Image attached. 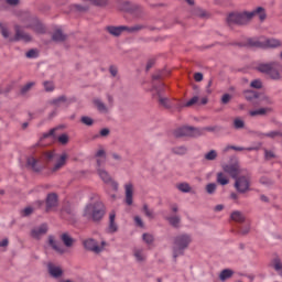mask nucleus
Masks as SVG:
<instances>
[{
  "label": "nucleus",
  "mask_w": 282,
  "mask_h": 282,
  "mask_svg": "<svg viewBox=\"0 0 282 282\" xmlns=\"http://www.w3.org/2000/svg\"><path fill=\"white\" fill-rule=\"evenodd\" d=\"M54 166L52 167V172L56 173V171H61L63 166L67 163V154L63 153L62 155L56 156V153L54 152H45L42 155V159H36L34 156H30L26 161L28 166L32 169V171H35V173H39V171H42L43 166H45V162H54Z\"/></svg>",
  "instance_id": "f257e3e1"
},
{
  "label": "nucleus",
  "mask_w": 282,
  "mask_h": 282,
  "mask_svg": "<svg viewBox=\"0 0 282 282\" xmlns=\"http://www.w3.org/2000/svg\"><path fill=\"white\" fill-rule=\"evenodd\" d=\"M254 17H259L260 21H265L268 18L265 9H263V7H258L253 11L230 13L227 18V23L228 25H246L250 23Z\"/></svg>",
  "instance_id": "f03ea898"
},
{
  "label": "nucleus",
  "mask_w": 282,
  "mask_h": 282,
  "mask_svg": "<svg viewBox=\"0 0 282 282\" xmlns=\"http://www.w3.org/2000/svg\"><path fill=\"white\" fill-rule=\"evenodd\" d=\"M83 217L93 221H100L105 217V205L100 202L87 204L84 208Z\"/></svg>",
  "instance_id": "7ed1b4c3"
},
{
  "label": "nucleus",
  "mask_w": 282,
  "mask_h": 282,
  "mask_svg": "<svg viewBox=\"0 0 282 282\" xmlns=\"http://www.w3.org/2000/svg\"><path fill=\"white\" fill-rule=\"evenodd\" d=\"M159 96V104L161 107H164L165 109H171V107H176L178 109H182V107H193V105H197L199 102V97L194 96L192 99H189L187 102L182 104V101H171V99L166 97H162V94H160V90H156Z\"/></svg>",
  "instance_id": "20e7f679"
},
{
  "label": "nucleus",
  "mask_w": 282,
  "mask_h": 282,
  "mask_svg": "<svg viewBox=\"0 0 282 282\" xmlns=\"http://www.w3.org/2000/svg\"><path fill=\"white\" fill-rule=\"evenodd\" d=\"M248 45L250 47H261L265 50L268 47L275 48L281 47L282 43L276 39H265V37H252L248 40Z\"/></svg>",
  "instance_id": "39448f33"
},
{
  "label": "nucleus",
  "mask_w": 282,
  "mask_h": 282,
  "mask_svg": "<svg viewBox=\"0 0 282 282\" xmlns=\"http://www.w3.org/2000/svg\"><path fill=\"white\" fill-rule=\"evenodd\" d=\"M276 67H279V62H271L259 64L257 69L261 72V74H267L271 80H281V73Z\"/></svg>",
  "instance_id": "423d86ee"
},
{
  "label": "nucleus",
  "mask_w": 282,
  "mask_h": 282,
  "mask_svg": "<svg viewBox=\"0 0 282 282\" xmlns=\"http://www.w3.org/2000/svg\"><path fill=\"white\" fill-rule=\"evenodd\" d=\"M192 241L193 239H191L189 235H186V234L178 235L174 239V251H173L174 259H177V257H181V254H184V251L186 250V248H188V246H191Z\"/></svg>",
  "instance_id": "0eeeda50"
},
{
  "label": "nucleus",
  "mask_w": 282,
  "mask_h": 282,
  "mask_svg": "<svg viewBox=\"0 0 282 282\" xmlns=\"http://www.w3.org/2000/svg\"><path fill=\"white\" fill-rule=\"evenodd\" d=\"M107 32L111 34V36H120L122 32H128L129 34H133V32H140V30H144V25L142 24H137L134 26H107L106 28Z\"/></svg>",
  "instance_id": "6e6552de"
},
{
  "label": "nucleus",
  "mask_w": 282,
  "mask_h": 282,
  "mask_svg": "<svg viewBox=\"0 0 282 282\" xmlns=\"http://www.w3.org/2000/svg\"><path fill=\"white\" fill-rule=\"evenodd\" d=\"M175 138H197L202 135V130L194 127L184 126L181 128H177L174 131Z\"/></svg>",
  "instance_id": "1a4fd4ad"
},
{
  "label": "nucleus",
  "mask_w": 282,
  "mask_h": 282,
  "mask_svg": "<svg viewBox=\"0 0 282 282\" xmlns=\"http://www.w3.org/2000/svg\"><path fill=\"white\" fill-rule=\"evenodd\" d=\"M251 178L250 174L236 176L235 188L238 193L246 194L250 191Z\"/></svg>",
  "instance_id": "9d476101"
},
{
  "label": "nucleus",
  "mask_w": 282,
  "mask_h": 282,
  "mask_svg": "<svg viewBox=\"0 0 282 282\" xmlns=\"http://www.w3.org/2000/svg\"><path fill=\"white\" fill-rule=\"evenodd\" d=\"M97 173L104 184L111 186L112 191H118V182L113 181L111 174L105 169H97Z\"/></svg>",
  "instance_id": "9b49d317"
},
{
  "label": "nucleus",
  "mask_w": 282,
  "mask_h": 282,
  "mask_svg": "<svg viewBox=\"0 0 282 282\" xmlns=\"http://www.w3.org/2000/svg\"><path fill=\"white\" fill-rule=\"evenodd\" d=\"M105 246H107L106 241H102L101 246H99L98 242L91 238L84 241V248H86V250H90V252H95V254L102 252V250H105Z\"/></svg>",
  "instance_id": "f8f14e48"
},
{
  "label": "nucleus",
  "mask_w": 282,
  "mask_h": 282,
  "mask_svg": "<svg viewBox=\"0 0 282 282\" xmlns=\"http://www.w3.org/2000/svg\"><path fill=\"white\" fill-rule=\"evenodd\" d=\"M50 105H52V107H54V111L51 112L50 118H54V116H56V111H58V109H62L63 107H67L68 100H67L66 96H59L55 99H52L50 101Z\"/></svg>",
  "instance_id": "ddd939ff"
},
{
  "label": "nucleus",
  "mask_w": 282,
  "mask_h": 282,
  "mask_svg": "<svg viewBox=\"0 0 282 282\" xmlns=\"http://www.w3.org/2000/svg\"><path fill=\"white\" fill-rule=\"evenodd\" d=\"M14 37H10L9 41H24V43H30V41H32V36L22 31L20 25L17 24L14 26Z\"/></svg>",
  "instance_id": "4468645a"
},
{
  "label": "nucleus",
  "mask_w": 282,
  "mask_h": 282,
  "mask_svg": "<svg viewBox=\"0 0 282 282\" xmlns=\"http://www.w3.org/2000/svg\"><path fill=\"white\" fill-rule=\"evenodd\" d=\"M47 271L53 279H61V276H63V268L58 264H54V262L47 263Z\"/></svg>",
  "instance_id": "2eb2a0df"
},
{
  "label": "nucleus",
  "mask_w": 282,
  "mask_h": 282,
  "mask_svg": "<svg viewBox=\"0 0 282 282\" xmlns=\"http://www.w3.org/2000/svg\"><path fill=\"white\" fill-rule=\"evenodd\" d=\"M26 21H29V24H26L25 28H31L32 30H34V32H37L40 34H43V32H45L43 24H41L39 20L29 17Z\"/></svg>",
  "instance_id": "dca6fc26"
},
{
  "label": "nucleus",
  "mask_w": 282,
  "mask_h": 282,
  "mask_svg": "<svg viewBox=\"0 0 282 282\" xmlns=\"http://www.w3.org/2000/svg\"><path fill=\"white\" fill-rule=\"evenodd\" d=\"M96 162H97V170L98 169H102V166H105V164H107V152H105L104 149H99L96 154Z\"/></svg>",
  "instance_id": "f3484780"
},
{
  "label": "nucleus",
  "mask_w": 282,
  "mask_h": 282,
  "mask_svg": "<svg viewBox=\"0 0 282 282\" xmlns=\"http://www.w3.org/2000/svg\"><path fill=\"white\" fill-rule=\"evenodd\" d=\"M48 246H51V248L55 250V252H57L58 254H65L67 252L63 245L56 242L54 236H48Z\"/></svg>",
  "instance_id": "a211bd4d"
},
{
  "label": "nucleus",
  "mask_w": 282,
  "mask_h": 282,
  "mask_svg": "<svg viewBox=\"0 0 282 282\" xmlns=\"http://www.w3.org/2000/svg\"><path fill=\"white\" fill-rule=\"evenodd\" d=\"M225 173H228L234 180L239 175V163L227 164L224 166Z\"/></svg>",
  "instance_id": "6ab92c4d"
},
{
  "label": "nucleus",
  "mask_w": 282,
  "mask_h": 282,
  "mask_svg": "<svg viewBox=\"0 0 282 282\" xmlns=\"http://www.w3.org/2000/svg\"><path fill=\"white\" fill-rule=\"evenodd\" d=\"M46 232H47V225L43 224L32 229L31 237H33L34 239H40Z\"/></svg>",
  "instance_id": "aec40b11"
},
{
  "label": "nucleus",
  "mask_w": 282,
  "mask_h": 282,
  "mask_svg": "<svg viewBox=\"0 0 282 282\" xmlns=\"http://www.w3.org/2000/svg\"><path fill=\"white\" fill-rule=\"evenodd\" d=\"M124 191H126V204L128 206H131V204H133V184L127 183L124 185Z\"/></svg>",
  "instance_id": "412c9836"
},
{
  "label": "nucleus",
  "mask_w": 282,
  "mask_h": 282,
  "mask_svg": "<svg viewBox=\"0 0 282 282\" xmlns=\"http://www.w3.org/2000/svg\"><path fill=\"white\" fill-rule=\"evenodd\" d=\"M133 257L138 263H143V261H147V253L142 248H134Z\"/></svg>",
  "instance_id": "4be33fe9"
},
{
  "label": "nucleus",
  "mask_w": 282,
  "mask_h": 282,
  "mask_svg": "<svg viewBox=\"0 0 282 282\" xmlns=\"http://www.w3.org/2000/svg\"><path fill=\"white\" fill-rule=\"evenodd\" d=\"M58 204V197L56 194H48L46 198V210H50L51 208L56 207Z\"/></svg>",
  "instance_id": "5701e85b"
},
{
  "label": "nucleus",
  "mask_w": 282,
  "mask_h": 282,
  "mask_svg": "<svg viewBox=\"0 0 282 282\" xmlns=\"http://www.w3.org/2000/svg\"><path fill=\"white\" fill-rule=\"evenodd\" d=\"M230 219L231 221H236L237 224H243V221H246V216H243L241 212L236 210L231 213Z\"/></svg>",
  "instance_id": "b1692460"
},
{
  "label": "nucleus",
  "mask_w": 282,
  "mask_h": 282,
  "mask_svg": "<svg viewBox=\"0 0 282 282\" xmlns=\"http://www.w3.org/2000/svg\"><path fill=\"white\" fill-rule=\"evenodd\" d=\"M118 225H116V213L112 212L109 215V232H117Z\"/></svg>",
  "instance_id": "393cba45"
},
{
  "label": "nucleus",
  "mask_w": 282,
  "mask_h": 282,
  "mask_svg": "<svg viewBox=\"0 0 282 282\" xmlns=\"http://www.w3.org/2000/svg\"><path fill=\"white\" fill-rule=\"evenodd\" d=\"M272 111V108H259L257 110L249 111V115L254 118L257 116H265V113H270Z\"/></svg>",
  "instance_id": "a878e982"
},
{
  "label": "nucleus",
  "mask_w": 282,
  "mask_h": 282,
  "mask_svg": "<svg viewBox=\"0 0 282 282\" xmlns=\"http://www.w3.org/2000/svg\"><path fill=\"white\" fill-rule=\"evenodd\" d=\"M61 239L66 248H72L74 246V238L69 234H62Z\"/></svg>",
  "instance_id": "bb28decb"
},
{
  "label": "nucleus",
  "mask_w": 282,
  "mask_h": 282,
  "mask_svg": "<svg viewBox=\"0 0 282 282\" xmlns=\"http://www.w3.org/2000/svg\"><path fill=\"white\" fill-rule=\"evenodd\" d=\"M94 105H95V107H97V109H98V111H100V113H108L109 108H107L105 106V102H102L100 99H95Z\"/></svg>",
  "instance_id": "cd10ccee"
},
{
  "label": "nucleus",
  "mask_w": 282,
  "mask_h": 282,
  "mask_svg": "<svg viewBox=\"0 0 282 282\" xmlns=\"http://www.w3.org/2000/svg\"><path fill=\"white\" fill-rule=\"evenodd\" d=\"M36 86V82H29L24 86L21 87L20 93L22 96H25L33 87Z\"/></svg>",
  "instance_id": "c85d7f7f"
},
{
  "label": "nucleus",
  "mask_w": 282,
  "mask_h": 282,
  "mask_svg": "<svg viewBox=\"0 0 282 282\" xmlns=\"http://www.w3.org/2000/svg\"><path fill=\"white\" fill-rule=\"evenodd\" d=\"M217 183L220 184V186H226L230 183V180H228V176H226V174L219 172L217 174Z\"/></svg>",
  "instance_id": "c756f323"
},
{
  "label": "nucleus",
  "mask_w": 282,
  "mask_h": 282,
  "mask_svg": "<svg viewBox=\"0 0 282 282\" xmlns=\"http://www.w3.org/2000/svg\"><path fill=\"white\" fill-rule=\"evenodd\" d=\"M232 274H235V272L232 270L225 269L220 272L219 279H220V281H227V279H230V276H232Z\"/></svg>",
  "instance_id": "7c9ffc66"
},
{
  "label": "nucleus",
  "mask_w": 282,
  "mask_h": 282,
  "mask_svg": "<svg viewBox=\"0 0 282 282\" xmlns=\"http://www.w3.org/2000/svg\"><path fill=\"white\" fill-rule=\"evenodd\" d=\"M0 32L3 39H10V30L8 29V24L0 22Z\"/></svg>",
  "instance_id": "2f4dec72"
},
{
  "label": "nucleus",
  "mask_w": 282,
  "mask_h": 282,
  "mask_svg": "<svg viewBox=\"0 0 282 282\" xmlns=\"http://www.w3.org/2000/svg\"><path fill=\"white\" fill-rule=\"evenodd\" d=\"M66 35L63 34V31L61 29H57L54 33H53V41H65Z\"/></svg>",
  "instance_id": "473e14b6"
},
{
  "label": "nucleus",
  "mask_w": 282,
  "mask_h": 282,
  "mask_svg": "<svg viewBox=\"0 0 282 282\" xmlns=\"http://www.w3.org/2000/svg\"><path fill=\"white\" fill-rule=\"evenodd\" d=\"M173 153H175L176 155H186L188 149H186V147L184 145H180V147H175L173 148Z\"/></svg>",
  "instance_id": "72a5a7b5"
},
{
  "label": "nucleus",
  "mask_w": 282,
  "mask_h": 282,
  "mask_svg": "<svg viewBox=\"0 0 282 282\" xmlns=\"http://www.w3.org/2000/svg\"><path fill=\"white\" fill-rule=\"evenodd\" d=\"M273 269L275 270V272H278V274H280V276H282V263L281 260L275 259L272 262Z\"/></svg>",
  "instance_id": "f704fd0d"
},
{
  "label": "nucleus",
  "mask_w": 282,
  "mask_h": 282,
  "mask_svg": "<svg viewBox=\"0 0 282 282\" xmlns=\"http://www.w3.org/2000/svg\"><path fill=\"white\" fill-rule=\"evenodd\" d=\"M205 160H207V162H213L217 160V151L210 150L209 152H207L205 154Z\"/></svg>",
  "instance_id": "c9c22d12"
},
{
  "label": "nucleus",
  "mask_w": 282,
  "mask_h": 282,
  "mask_svg": "<svg viewBox=\"0 0 282 282\" xmlns=\"http://www.w3.org/2000/svg\"><path fill=\"white\" fill-rule=\"evenodd\" d=\"M178 191H181V193H191L192 188L191 185L188 183H181L177 185Z\"/></svg>",
  "instance_id": "e433bc0d"
},
{
  "label": "nucleus",
  "mask_w": 282,
  "mask_h": 282,
  "mask_svg": "<svg viewBox=\"0 0 282 282\" xmlns=\"http://www.w3.org/2000/svg\"><path fill=\"white\" fill-rule=\"evenodd\" d=\"M258 97H259V95L254 90H246L245 91V98L247 100H254V98H258Z\"/></svg>",
  "instance_id": "4c0bfd02"
},
{
  "label": "nucleus",
  "mask_w": 282,
  "mask_h": 282,
  "mask_svg": "<svg viewBox=\"0 0 282 282\" xmlns=\"http://www.w3.org/2000/svg\"><path fill=\"white\" fill-rule=\"evenodd\" d=\"M167 221L171 224V226H174V228H177L180 226V216H172L167 217Z\"/></svg>",
  "instance_id": "58836bf2"
},
{
  "label": "nucleus",
  "mask_w": 282,
  "mask_h": 282,
  "mask_svg": "<svg viewBox=\"0 0 282 282\" xmlns=\"http://www.w3.org/2000/svg\"><path fill=\"white\" fill-rule=\"evenodd\" d=\"M246 151V148L242 147H236V145H227L223 149V153H228V151Z\"/></svg>",
  "instance_id": "ea45409f"
},
{
  "label": "nucleus",
  "mask_w": 282,
  "mask_h": 282,
  "mask_svg": "<svg viewBox=\"0 0 282 282\" xmlns=\"http://www.w3.org/2000/svg\"><path fill=\"white\" fill-rule=\"evenodd\" d=\"M43 87L45 91H54L55 89L54 82L51 80L43 82Z\"/></svg>",
  "instance_id": "a19ab883"
},
{
  "label": "nucleus",
  "mask_w": 282,
  "mask_h": 282,
  "mask_svg": "<svg viewBox=\"0 0 282 282\" xmlns=\"http://www.w3.org/2000/svg\"><path fill=\"white\" fill-rule=\"evenodd\" d=\"M234 127L235 129H243V127H246V122H243V120H241L240 118H236L234 120Z\"/></svg>",
  "instance_id": "79ce46f5"
},
{
  "label": "nucleus",
  "mask_w": 282,
  "mask_h": 282,
  "mask_svg": "<svg viewBox=\"0 0 282 282\" xmlns=\"http://www.w3.org/2000/svg\"><path fill=\"white\" fill-rule=\"evenodd\" d=\"M143 213L145 217H149V219H153V209H150L149 205H143Z\"/></svg>",
  "instance_id": "37998d69"
},
{
  "label": "nucleus",
  "mask_w": 282,
  "mask_h": 282,
  "mask_svg": "<svg viewBox=\"0 0 282 282\" xmlns=\"http://www.w3.org/2000/svg\"><path fill=\"white\" fill-rule=\"evenodd\" d=\"M215 191H217V184L209 183L206 185V192L208 193V195H213V193H215Z\"/></svg>",
  "instance_id": "c03bdc74"
},
{
  "label": "nucleus",
  "mask_w": 282,
  "mask_h": 282,
  "mask_svg": "<svg viewBox=\"0 0 282 282\" xmlns=\"http://www.w3.org/2000/svg\"><path fill=\"white\" fill-rule=\"evenodd\" d=\"M250 87H252L253 89H261L263 87V83L261 82V79H256L251 82Z\"/></svg>",
  "instance_id": "a18cd8bd"
},
{
  "label": "nucleus",
  "mask_w": 282,
  "mask_h": 282,
  "mask_svg": "<svg viewBox=\"0 0 282 282\" xmlns=\"http://www.w3.org/2000/svg\"><path fill=\"white\" fill-rule=\"evenodd\" d=\"M142 238L143 241L147 242L148 245H151L154 241L153 235L151 234H143Z\"/></svg>",
  "instance_id": "49530a36"
},
{
  "label": "nucleus",
  "mask_w": 282,
  "mask_h": 282,
  "mask_svg": "<svg viewBox=\"0 0 282 282\" xmlns=\"http://www.w3.org/2000/svg\"><path fill=\"white\" fill-rule=\"evenodd\" d=\"M278 135H281V132H279V131H271V132H268V133H262L263 138L274 139V138H278Z\"/></svg>",
  "instance_id": "de8ad7c7"
},
{
  "label": "nucleus",
  "mask_w": 282,
  "mask_h": 282,
  "mask_svg": "<svg viewBox=\"0 0 282 282\" xmlns=\"http://www.w3.org/2000/svg\"><path fill=\"white\" fill-rule=\"evenodd\" d=\"M83 124H86V127H91L94 124V119L90 117H82Z\"/></svg>",
  "instance_id": "09e8293b"
},
{
  "label": "nucleus",
  "mask_w": 282,
  "mask_h": 282,
  "mask_svg": "<svg viewBox=\"0 0 282 282\" xmlns=\"http://www.w3.org/2000/svg\"><path fill=\"white\" fill-rule=\"evenodd\" d=\"M34 213V207H25L23 210H22V216L23 217H29V215H32Z\"/></svg>",
  "instance_id": "8fccbe9b"
},
{
  "label": "nucleus",
  "mask_w": 282,
  "mask_h": 282,
  "mask_svg": "<svg viewBox=\"0 0 282 282\" xmlns=\"http://www.w3.org/2000/svg\"><path fill=\"white\" fill-rule=\"evenodd\" d=\"M248 232H250V224L240 227L239 229L240 235H248Z\"/></svg>",
  "instance_id": "3c124183"
},
{
  "label": "nucleus",
  "mask_w": 282,
  "mask_h": 282,
  "mask_svg": "<svg viewBox=\"0 0 282 282\" xmlns=\"http://www.w3.org/2000/svg\"><path fill=\"white\" fill-rule=\"evenodd\" d=\"M196 15L197 17H200V19H206L208 17V12H206L205 10L203 9H197L196 10Z\"/></svg>",
  "instance_id": "603ef678"
},
{
  "label": "nucleus",
  "mask_w": 282,
  "mask_h": 282,
  "mask_svg": "<svg viewBox=\"0 0 282 282\" xmlns=\"http://www.w3.org/2000/svg\"><path fill=\"white\" fill-rule=\"evenodd\" d=\"M54 133H56V128H53V129H51L47 133H44V134H43V138H44V139H47V138H56V135H55Z\"/></svg>",
  "instance_id": "864d4df0"
},
{
  "label": "nucleus",
  "mask_w": 282,
  "mask_h": 282,
  "mask_svg": "<svg viewBox=\"0 0 282 282\" xmlns=\"http://www.w3.org/2000/svg\"><path fill=\"white\" fill-rule=\"evenodd\" d=\"M230 100H232V96H230L229 94H225V95L221 97V102H223V105H228V102H230Z\"/></svg>",
  "instance_id": "5fc2aeb1"
},
{
  "label": "nucleus",
  "mask_w": 282,
  "mask_h": 282,
  "mask_svg": "<svg viewBox=\"0 0 282 282\" xmlns=\"http://www.w3.org/2000/svg\"><path fill=\"white\" fill-rule=\"evenodd\" d=\"M58 142H61V144H67V142H69V137H67V134H62L58 137Z\"/></svg>",
  "instance_id": "6e6d98bb"
},
{
  "label": "nucleus",
  "mask_w": 282,
  "mask_h": 282,
  "mask_svg": "<svg viewBox=\"0 0 282 282\" xmlns=\"http://www.w3.org/2000/svg\"><path fill=\"white\" fill-rule=\"evenodd\" d=\"M93 6H107V0H89Z\"/></svg>",
  "instance_id": "4d7b16f0"
},
{
  "label": "nucleus",
  "mask_w": 282,
  "mask_h": 282,
  "mask_svg": "<svg viewBox=\"0 0 282 282\" xmlns=\"http://www.w3.org/2000/svg\"><path fill=\"white\" fill-rule=\"evenodd\" d=\"M134 224L139 226V228H144V223L142 221V218H140V216L134 217Z\"/></svg>",
  "instance_id": "13d9d810"
},
{
  "label": "nucleus",
  "mask_w": 282,
  "mask_h": 282,
  "mask_svg": "<svg viewBox=\"0 0 282 282\" xmlns=\"http://www.w3.org/2000/svg\"><path fill=\"white\" fill-rule=\"evenodd\" d=\"M194 79L196 80V83H202V80H204V75L202 73H195Z\"/></svg>",
  "instance_id": "bf43d9fd"
},
{
  "label": "nucleus",
  "mask_w": 282,
  "mask_h": 282,
  "mask_svg": "<svg viewBox=\"0 0 282 282\" xmlns=\"http://www.w3.org/2000/svg\"><path fill=\"white\" fill-rule=\"evenodd\" d=\"M110 131L108 128H104L100 130L99 134L101 135V138H107V135H109Z\"/></svg>",
  "instance_id": "052dcab7"
},
{
  "label": "nucleus",
  "mask_w": 282,
  "mask_h": 282,
  "mask_svg": "<svg viewBox=\"0 0 282 282\" xmlns=\"http://www.w3.org/2000/svg\"><path fill=\"white\" fill-rule=\"evenodd\" d=\"M35 56H36V51L35 50H30L26 53V58H35Z\"/></svg>",
  "instance_id": "680f3d73"
},
{
  "label": "nucleus",
  "mask_w": 282,
  "mask_h": 282,
  "mask_svg": "<svg viewBox=\"0 0 282 282\" xmlns=\"http://www.w3.org/2000/svg\"><path fill=\"white\" fill-rule=\"evenodd\" d=\"M264 155L267 160H272V158H274V152L265 150Z\"/></svg>",
  "instance_id": "e2e57ef3"
},
{
  "label": "nucleus",
  "mask_w": 282,
  "mask_h": 282,
  "mask_svg": "<svg viewBox=\"0 0 282 282\" xmlns=\"http://www.w3.org/2000/svg\"><path fill=\"white\" fill-rule=\"evenodd\" d=\"M10 243V240L8 238H4L2 241H0V248H8Z\"/></svg>",
  "instance_id": "0e129e2a"
},
{
  "label": "nucleus",
  "mask_w": 282,
  "mask_h": 282,
  "mask_svg": "<svg viewBox=\"0 0 282 282\" xmlns=\"http://www.w3.org/2000/svg\"><path fill=\"white\" fill-rule=\"evenodd\" d=\"M109 72L111 76H118V68L116 66H110Z\"/></svg>",
  "instance_id": "69168bd1"
},
{
  "label": "nucleus",
  "mask_w": 282,
  "mask_h": 282,
  "mask_svg": "<svg viewBox=\"0 0 282 282\" xmlns=\"http://www.w3.org/2000/svg\"><path fill=\"white\" fill-rule=\"evenodd\" d=\"M21 0H6L9 6H19Z\"/></svg>",
  "instance_id": "338daca9"
},
{
  "label": "nucleus",
  "mask_w": 282,
  "mask_h": 282,
  "mask_svg": "<svg viewBox=\"0 0 282 282\" xmlns=\"http://www.w3.org/2000/svg\"><path fill=\"white\" fill-rule=\"evenodd\" d=\"M241 282H252V276H245Z\"/></svg>",
  "instance_id": "774afa93"
}]
</instances>
